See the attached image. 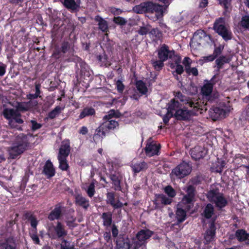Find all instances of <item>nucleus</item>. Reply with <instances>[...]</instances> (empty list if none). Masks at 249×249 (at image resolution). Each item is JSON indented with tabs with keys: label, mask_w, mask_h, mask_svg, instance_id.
I'll return each mask as SVG.
<instances>
[{
	"label": "nucleus",
	"mask_w": 249,
	"mask_h": 249,
	"mask_svg": "<svg viewBox=\"0 0 249 249\" xmlns=\"http://www.w3.org/2000/svg\"><path fill=\"white\" fill-rule=\"evenodd\" d=\"M25 216L26 219L30 222L31 226L33 228L32 231H37V226L38 221L37 220L36 217L33 214L30 213H26Z\"/></svg>",
	"instance_id": "nucleus-38"
},
{
	"label": "nucleus",
	"mask_w": 249,
	"mask_h": 249,
	"mask_svg": "<svg viewBox=\"0 0 249 249\" xmlns=\"http://www.w3.org/2000/svg\"><path fill=\"white\" fill-rule=\"evenodd\" d=\"M40 85L36 84L35 85V93H29L28 94H27L26 95V98L28 100H36L38 97H41L40 95L41 94V91H40Z\"/></svg>",
	"instance_id": "nucleus-42"
},
{
	"label": "nucleus",
	"mask_w": 249,
	"mask_h": 249,
	"mask_svg": "<svg viewBox=\"0 0 249 249\" xmlns=\"http://www.w3.org/2000/svg\"><path fill=\"white\" fill-rule=\"evenodd\" d=\"M213 29L225 42H228L232 38V33L231 29L225 25V19L223 18H219L215 20Z\"/></svg>",
	"instance_id": "nucleus-5"
},
{
	"label": "nucleus",
	"mask_w": 249,
	"mask_h": 249,
	"mask_svg": "<svg viewBox=\"0 0 249 249\" xmlns=\"http://www.w3.org/2000/svg\"><path fill=\"white\" fill-rule=\"evenodd\" d=\"M217 76L213 75L210 80H204V84L201 88V93L203 97L206 100L212 103L218 98L219 94L218 92L213 93V86L217 82Z\"/></svg>",
	"instance_id": "nucleus-3"
},
{
	"label": "nucleus",
	"mask_w": 249,
	"mask_h": 249,
	"mask_svg": "<svg viewBox=\"0 0 249 249\" xmlns=\"http://www.w3.org/2000/svg\"><path fill=\"white\" fill-rule=\"evenodd\" d=\"M67 158H57L59 162V168L62 171H67L69 169L70 166Z\"/></svg>",
	"instance_id": "nucleus-44"
},
{
	"label": "nucleus",
	"mask_w": 249,
	"mask_h": 249,
	"mask_svg": "<svg viewBox=\"0 0 249 249\" xmlns=\"http://www.w3.org/2000/svg\"><path fill=\"white\" fill-rule=\"evenodd\" d=\"M107 132H106L105 129L104 128L103 125L101 124L95 130V133L94 135L93 138L96 139L98 136L102 139H103L104 137L106 136Z\"/></svg>",
	"instance_id": "nucleus-47"
},
{
	"label": "nucleus",
	"mask_w": 249,
	"mask_h": 249,
	"mask_svg": "<svg viewBox=\"0 0 249 249\" xmlns=\"http://www.w3.org/2000/svg\"><path fill=\"white\" fill-rule=\"evenodd\" d=\"M134 173H138L141 171H145L148 168V164L144 161L132 163L131 166Z\"/></svg>",
	"instance_id": "nucleus-29"
},
{
	"label": "nucleus",
	"mask_w": 249,
	"mask_h": 249,
	"mask_svg": "<svg viewBox=\"0 0 249 249\" xmlns=\"http://www.w3.org/2000/svg\"><path fill=\"white\" fill-rule=\"evenodd\" d=\"M95 114V110L92 107H85L81 111L79 119H82L87 117L91 116Z\"/></svg>",
	"instance_id": "nucleus-35"
},
{
	"label": "nucleus",
	"mask_w": 249,
	"mask_h": 249,
	"mask_svg": "<svg viewBox=\"0 0 249 249\" xmlns=\"http://www.w3.org/2000/svg\"><path fill=\"white\" fill-rule=\"evenodd\" d=\"M164 192L169 197H174L176 195L175 190L170 185L167 186L164 188Z\"/></svg>",
	"instance_id": "nucleus-56"
},
{
	"label": "nucleus",
	"mask_w": 249,
	"mask_h": 249,
	"mask_svg": "<svg viewBox=\"0 0 249 249\" xmlns=\"http://www.w3.org/2000/svg\"><path fill=\"white\" fill-rule=\"evenodd\" d=\"M186 105L192 108V110H188L185 108H179L175 112L174 117L179 121H188L192 116H197L201 114L203 111L207 110L206 104L198 100H189L185 103Z\"/></svg>",
	"instance_id": "nucleus-1"
},
{
	"label": "nucleus",
	"mask_w": 249,
	"mask_h": 249,
	"mask_svg": "<svg viewBox=\"0 0 249 249\" xmlns=\"http://www.w3.org/2000/svg\"><path fill=\"white\" fill-rule=\"evenodd\" d=\"M42 173L49 178L55 175V171L53 164L50 160H48L46 162L42 171Z\"/></svg>",
	"instance_id": "nucleus-23"
},
{
	"label": "nucleus",
	"mask_w": 249,
	"mask_h": 249,
	"mask_svg": "<svg viewBox=\"0 0 249 249\" xmlns=\"http://www.w3.org/2000/svg\"><path fill=\"white\" fill-rule=\"evenodd\" d=\"M175 55V51L170 50L169 47L165 44H162L158 50L159 59L166 61L168 59L172 58Z\"/></svg>",
	"instance_id": "nucleus-13"
},
{
	"label": "nucleus",
	"mask_w": 249,
	"mask_h": 249,
	"mask_svg": "<svg viewBox=\"0 0 249 249\" xmlns=\"http://www.w3.org/2000/svg\"><path fill=\"white\" fill-rule=\"evenodd\" d=\"M149 37L152 39V41L158 43L159 41H161L163 38L162 32L158 28H155L150 29L149 32Z\"/></svg>",
	"instance_id": "nucleus-24"
},
{
	"label": "nucleus",
	"mask_w": 249,
	"mask_h": 249,
	"mask_svg": "<svg viewBox=\"0 0 249 249\" xmlns=\"http://www.w3.org/2000/svg\"><path fill=\"white\" fill-rule=\"evenodd\" d=\"M210 117L213 121H216L225 117L224 114L222 112V110L217 107H213L210 108L209 111Z\"/></svg>",
	"instance_id": "nucleus-26"
},
{
	"label": "nucleus",
	"mask_w": 249,
	"mask_h": 249,
	"mask_svg": "<svg viewBox=\"0 0 249 249\" xmlns=\"http://www.w3.org/2000/svg\"><path fill=\"white\" fill-rule=\"evenodd\" d=\"M179 60H177L175 61V63L171 64V68L172 69L175 68V71L173 72V74L176 72L177 74L181 75L184 71V69L183 66L179 64Z\"/></svg>",
	"instance_id": "nucleus-45"
},
{
	"label": "nucleus",
	"mask_w": 249,
	"mask_h": 249,
	"mask_svg": "<svg viewBox=\"0 0 249 249\" xmlns=\"http://www.w3.org/2000/svg\"><path fill=\"white\" fill-rule=\"evenodd\" d=\"M239 24L245 30L249 31V15L242 16Z\"/></svg>",
	"instance_id": "nucleus-46"
},
{
	"label": "nucleus",
	"mask_w": 249,
	"mask_h": 249,
	"mask_svg": "<svg viewBox=\"0 0 249 249\" xmlns=\"http://www.w3.org/2000/svg\"><path fill=\"white\" fill-rule=\"evenodd\" d=\"M18 112H25L29 111V108L27 107L25 102H17L16 106Z\"/></svg>",
	"instance_id": "nucleus-50"
},
{
	"label": "nucleus",
	"mask_w": 249,
	"mask_h": 249,
	"mask_svg": "<svg viewBox=\"0 0 249 249\" xmlns=\"http://www.w3.org/2000/svg\"><path fill=\"white\" fill-rule=\"evenodd\" d=\"M29 142L25 135L18 136L13 142L11 146L8 148L9 157L11 159L19 158L28 148Z\"/></svg>",
	"instance_id": "nucleus-2"
},
{
	"label": "nucleus",
	"mask_w": 249,
	"mask_h": 249,
	"mask_svg": "<svg viewBox=\"0 0 249 249\" xmlns=\"http://www.w3.org/2000/svg\"><path fill=\"white\" fill-rule=\"evenodd\" d=\"M145 13H153V8L155 7V3L151 1L145 2Z\"/></svg>",
	"instance_id": "nucleus-57"
},
{
	"label": "nucleus",
	"mask_w": 249,
	"mask_h": 249,
	"mask_svg": "<svg viewBox=\"0 0 249 249\" xmlns=\"http://www.w3.org/2000/svg\"><path fill=\"white\" fill-rule=\"evenodd\" d=\"M97 59L101 66L107 67L111 65L108 56L105 53L98 55Z\"/></svg>",
	"instance_id": "nucleus-40"
},
{
	"label": "nucleus",
	"mask_w": 249,
	"mask_h": 249,
	"mask_svg": "<svg viewBox=\"0 0 249 249\" xmlns=\"http://www.w3.org/2000/svg\"><path fill=\"white\" fill-rule=\"evenodd\" d=\"M167 111L171 113H174V111L179 109L181 107V104L176 99H172L171 100L170 102L167 104Z\"/></svg>",
	"instance_id": "nucleus-32"
},
{
	"label": "nucleus",
	"mask_w": 249,
	"mask_h": 249,
	"mask_svg": "<svg viewBox=\"0 0 249 249\" xmlns=\"http://www.w3.org/2000/svg\"><path fill=\"white\" fill-rule=\"evenodd\" d=\"M192 165L184 161L172 169L171 175L176 178L181 179L189 175L192 171Z\"/></svg>",
	"instance_id": "nucleus-7"
},
{
	"label": "nucleus",
	"mask_w": 249,
	"mask_h": 249,
	"mask_svg": "<svg viewBox=\"0 0 249 249\" xmlns=\"http://www.w3.org/2000/svg\"><path fill=\"white\" fill-rule=\"evenodd\" d=\"M18 112L17 109L15 110L13 108H5L3 110L2 113L4 117L9 121V124L12 126L14 124L13 119L15 115H17Z\"/></svg>",
	"instance_id": "nucleus-25"
},
{
	"label": "nucleus",
	"mask_w": 249,
	"mask_h": 249,
	"mask_svg": "<svg viewBox=\"0 0 249 249\" xmlns=\"http://www.w3.org/2000/svg\"><path fill=\"white\" fill-rule=\"evenodd\" d=\"M172 199L167 197L163 194H156L153 200L154 209L155 210L161 209L164 205H170L172 202Z\"/></svg>",
	"instance_id": "nucleus-11"
},
{
	"label": "nucleus",
	"mask_w": 249,
	"mask_h": 249,
	"mask_svg": "<svg viewBox=\"0 0 249 249\" xmlns=\"http://www.w3.org/2000/svg\"><path fill=\"white\" fill-rule=\"evenodd\" d=\"M62 208L60 203L55 205L54 208L49 214L48 219L50 221L60 219L62 215Z\"/></svg>",
	"instance_id": "nucleus-18"
},
{
	"label": "nucleus",
	"mask_w": 249,
	"mask_h": 249,
	"mask_svg": "<svg viewBox=\"0 0 249 249\" xmlns=\"http://www.w3.org/2000/svg\"><path fill=\"white\" fill-rule=\"evenodd\" d=\"M176 218L177 220V223L178 225L180 223L183 222L186 218V212L182 208H178L176 213Z\"/></svg>",
	"instance_id": "nucleus-37"
},
{
	"label": "nucleus",
	"mask_w": 249,
	"mask_h": 249,
	"mask_svg": "<svg viewBox=\"0 0 249 249\" xmlns=\"http://www.w3.org/2000/svg\"><path fill=\"white\" fill-rule=\"evenodd\" d=\"M61 107L59 106L56 107L53 110L49 112L48 117L49 118L53 119L56 117L61 112Z\"/></svg>",
	"instance_id": "nucleus-53"
},
{
	"label": "nucleus",
	"mask_w": 249,
	"mask_h": 249,
	"mask_svg": "<svg viewBox=\"0 0 249 249\" xmlns=\"http://www.w3.org/2000/svg\"><path fill=\"white\" fill-rule=\"evenodd\" d=\"M231 107L229 101L220 102L217 107V108L222 110V112L224 114L225 116L231 111Z\"/></svg>",
	"instance_id": "nucleus-34"
},
{
	"label": "nucleus",
	"mask_w": 249,
	"mask_h": 249,
	"mask_svg": "<svg viewBox=\"0 0 249 249\" xmlns=\"http://www.w3.org/2000/svg\"><path fill=\"white\" fill-rule=\"evenodd\" d=\"M101 218L103 219L104 226L109 227L111 225L112 223V214L111 212L103 213Z\"/></svg>",
	"instance_id": "nucleus-36"
},
{
	"label": "nucleus",
	"mask_w": 249,
	"mask_h": 249,
	"mask_svg": "<svg viewBox=\"0 0 249 249\" xmlns=\"http://www.w3.org/2000/svg\"><path fill=\"white\" fill-rule=\"evenodd\" d=\"M75 0H64L62 2V4L68 10H71L72 12H74L77 10L79 7L80 3H77Z\"/></svg>",
	"instance_id": "nucleus-30"
},
{
	"label": "nucleus",
	"mask_w": 249,
	"mask_h": 249,
	"mask_svg": "<svg viewBox=\"0 0 249 249\" xmlns=\"http://www.w3.org/2000/svg\"><path fill=\"white\" fill-rule=\"evenodd\" d=\"M72 47L73 45L71 43L64 40L62 42L60 48L61 49V52L65 54Z\"/></svg>",
	"instance_id": "nucleus-49"
},
{
	"label": "nucleus",
	"mask_w": 249,
	"mask_h": 249,
	"mask_svg": "<svg viewBox=\"0 0 249 249\" xmlns=\"http://www.w3.org/2000/svg\"><path fill=\"white\" fill-rule=\"evenodd\" d=\"M153 8V13H155L157 19H160L163 16L164 10L165 8L162 5L155 4Z\"/></svg>",
	"instance_id": "nucleus-43"
},
{
	"label": "nucleus",
	"mask_w": 249,
	"mask_h": 249,
	"mask_svg": "<svg viewBox=\"0 0 249 249\" xmlns=\"http://www.w3.org/2000/svg\"><path fill=\"white\" fill-rule=\"evenodd\" d=\"M87 193L88 194V196L89 197H92L95 193V183L94 181H92L89 186L88 187V189L87 190Z\"/></svg>",
	"instance_id": "nucleus-55"
},
{
	"label": "nucleus",
	"mask_w": 249,
	"mask_h": 249,
	"mask_svg": "<svg viewBox=\"0 0 249 249\" xmlns=\"http://www.w3.org/2000/svg\"><path fill=\"white\" fill-rule=\"evenodd\" d=\"M113 21L116 24L122 26L125 25L127 22V21L124 18L121 17H114Z\"/></svg>",
	"instance_id": "nucleus-58"
},
{
	"label": "nucleus",
	"mask_w": 249,
	"mask_h": 249,
	"mask_svg": "<svg viewBox=\"0 0 249 249\" xmlns=\"http://www.w3.org/2000/svg\"><path fill=\"white\" fill-rule=\"evenodd\" d=\"M160 148V144H157L156 143L150 142L146 144L145 148V152L146 155L148 156L158 155Z\"/></svg>",
	"instance_id": "nucleus-19"
},
{
	"label": "nucleus",
	"mask_w": 249,
	"mask_h": 249,
	"mask_svg": "<svg viewBox=\"0 0 249 249\" xmlns=\"http://www.w3.org/2000/svg\"><path fill=\"white\" fill-rule=\"evenodd\" d=\"M224 49V46L221 45H219L218 47H215L213 54L215 56L216 58L218 56H219Z\"/></svg>",
	"instance_id": "nucleus-62"
},
{
	"label": "nucleus",
	"mask_w": 249,
	"mask_h": 249,
	"mask_svg": "<svg viewBox=\"0 0 249 249\" xmlns=\"http://www.w3.org/2000/svg\"><path fill=\"white\" fill-rule=\"evenodd\" d=\"M204 147L197 145L190 150V155L192 158L195 160L203 159L205 156Z\"/></svg>",
	"instance_id": "nucleus-16"
},
{
	"label": "nucleus",
	"mask_w": 249,
	"mask_h": 249,
	"mask_svg": "<svg viewBox=\"0 0 249 249\" xmlns=\"http://www.w3.org/2000/svg\"><path fill=\"white\" fill-rule=\"evenodd\" d=\"M153 231L145 228L140 230L136 235V239L132 246L133 249H146L147 240L154 234Z\"/></svg>",
	"instance_id": "nucleus-4"
},
{
	"label": "nucleus",
	"mask_w": 249,
	"mask_h": 249,
	"mask_svg": "<svg viewBox=\"0 0 249 249\" xmlns=\"http://www.w3.org/2000/svg\"><path fill=\"white\" fill-rule=\"evenodd\" d=\"M71 150L70 140L67 139L63 141L59 149L57 158H68Z\"/></svg>",
	"instance_id": "nucleus-15"
},
{
	"label": "nucleus",
	"mask_w": 249,
	"mask_h": 249,
	"mask_svg": "<svg viewBox=\"0 0 249 249\" xmlns=\"http://www.w3.org/2000/svg\"><path fill=\"white\" fill-rule=\"evenodd\" d=\"M0 249H17V243L14 237L10 235L0 239Z\"/></svg>",
	"instance_id": "nucleus-14"
},
{
	"label": "nucleus",
	"mask_w": 249,
	"mask_h": 249,
	"mask_svg": "<svg viewBox=\"0 0 249 249\" xmlns=\"http://www.w3.org/2000/svg\"><path fill=\"white\" fill-rule=\"evenodd\" d=\"M186 194L184 195L182 198V202L183 203L187 204L186 209L189 210L191 208L190 204L194 201L196 194V188L192 185H189L186 190Z\"/></svg>",
	"instance_id": "nucleus-12"
},
{
	"label": "nucleus",
	"mask_w": 249,
	"mask_h": 249,
	"mask_svg": "<svg viewBox=\"0 0 249 249\" xmlns=\"http://www.w3.org/2000/svg\"><path fill=\"white\" fill-rule=\"evenodd\" d=\"M151 25L147 24L145 26H141L140 29L138 30V33L141 36H145L147 34H149V32L150 30Z\"/></svg>",
	"instance_id": "nucleus-51"
},
{
	"label": "nucleus",
	"mask_w": 249,
	"mask_h": 249,
	"mask_svg": "<svg viewBox=\"0 0 249 249\" xmlns=\"http://www.w3.org/2000/svg\"><path fill=\"white\" fill-rule=\"evenodd\" d=\"M207 197L211 202L215 204L218 210H222L228 205V200L223 194L214 189L211 190L208 192Z\"/></svg>",
	"instance_id": "nucleus-6"
},
{
	"label": "nucleus",
	"mask_w": 249,
	"mask_h": 249,
	"mask_svg": "<svg viewBox=\"0 0 249 249\" xmlns=\"http://www.w3.org/2000/svg\"><path fill=\"white\" fill-rule=\"evenodd\" d=\"M174 115V113H171L168 111L163 116L162 119L163 122L165 124L167 125L168 124L170 119L173 117Z\"/></svg>",
	"instance_id": "nucleus-64"
},
{
	"label": "nucleus",
	"mask_w": 249,
	"mask_h": 249,
	"mask_svg": "<svg viewBox=\"0 0 249 249\" xmlns=\"http://www.w3.org/2000/svg\"><path fill=\"white\" fill-rule=\"evenodd\" d=\"M106 175L111 181L113 189L116 191L123 192V188L121 185L123 178L122 175L119 172L114 171L113 169H109V172L107 173Z\"/></svg>",
	"instance_id": "nucleus-8"
},
{
	"label": "nucleus",
	"mask_w": 249,
	"mask_h": 249,
	"mask_svg": "<svg viewBox=\"0 0 249 249\" xmlns=\"http://www.w3.org/2000/svg\"><path fill=\"white\" fill-rule=\"evenodd\" d=\"M94 19L96 22H98V25L99 30L104 33H107L108 32L109 29L107 21L99 15L96 16Z\"/></svg>",
	"instance_id": "nucleus-27"
},
{
	"label": "nucleus",
	"mask_w": 249,
	"mask_h": 249,
	"mask_svg": "<svg viewBox=\"0 0 249 249\" xmlns=\"http://www.w3.org/2000/svg\"><path fill=\"white\" fill-rule=\"evenodd\" d=\"M130 242L128 237L119 236L116 240V249H129Z\"/></svg>",
	"instance_id": "nucleus-22"
},
{
	"label": "nucleus",
	"mask_w": 249,
	"mask_h": 249,
	"mask_svg": "<svg viewBox=\"0 0 249 249\" xmlns=\"http://www.w3.org/2000/svg\"><path fill=\"white\" fill-rule=\"evenodd\" d=\"M37 231H32L30 233V235L34 243L38 245L40 244V240L37 235Z\"/></svg>",
	"instance_id": "nucleus-60"
},
{
	"label": "nucleus",
	"mask_w": 249,
	"mask_h": 249,
	"mask_svg": "<svg viewBox=\"0 0 249 249\" xmlns=\"http://www.w3.org/2000/svg\"><path fill=\"white\" fill-rule=\"evenodd\" d=\"M186 72L188 75L192 74L193 76H196L198 75V71L196 68L193 67L191 68L190 66L189 68L186 67V69H185Z\"/></svg>",
	"instance_id": "nucleus-59"
},
{
	"label": "nucleus",
	"mask_w": 249,
	"mask_h": 249,
	"mask_svg": "<svg viewBox=\"0 0 249 249\" xmlns=\"http://www.w3.org/2000/svg\"><path fill=\"white\" fill-rule=\"evenodd\" d=\"M137 89L142 95H145L148 92V88L145 83L142 80H137L135 83Z\"/></svg>",
	"instance_id": "nucleus-39"
},
{
	"label": "nucleus",
	"mask_w": 249,
	"mask_h": 249,
	"mask_svg": "<svg viewBox=\"0 0 249 249\" xmlns=\"http://www.w3.org/2000/svg\"><path fill=\"white\" fill-rule=\"evenodd\" d=\"M214 214V207L211 203H208L204 207L202 215L205 218L209 219Z\"/></svg>",
	"instance_id": "nucleus-31"
},
{
	"label": "nucleus",
	"mask_w": 249,
	"mask_h": 249,
	"mask_svg": "<svg viewBox=\"0 0 249 249\" xmlns=\"http://www.w3.org/2000/svg\"><path fill=\"white\" fill-rule=\"evenodd\" d=\"M235 237L239 242H244L249 246V233L244 229H238L235 232Z\"/></svg>",
	"instance_id": "nucleus-17"
},
{
	"label": "nucleus",
	"mask_w": 249,
	"mask_h": 249,
	"mask_svg": "<svg viewBox=\"0 0 249 249\" xmlns=\"http://www.w3.org/2000/svg\"><path fill=\"white\" fill-rule=\"evenodd\" d=\"M164 61L159 59V60H151V64L155 70L159 71L164 67Z\"/></svg>",
	"instance_id": "nucleus-48"
},
{
	"label": "nucleus",
	"mask_w": 249,
	"mask_h": 249,
	"mask_svg": "<svg viewBox=\"0 0 249 249\" xmlns=\"http://www.w3.org/2000/svg\"><path fill=\"white\" fill-rule=\"evenodd\" d=\"M145 2H142L139 5H136L133 8L134 11L137 14L145 13Z\"/></svg>",
	"instance_id": "nucleus-54"
},
{
	"label": "nucleus",
	"mask_w": 249,
	"mask_h": 249,
	"mask_svg": "<svg viewBox=\"0 0 249 249\" xmlns=\"http://www.w3.org/2000/svg\"><path fill=\"white\" fill-rule=\"evenodd\" d=\"M64 54V53L61 52V49L58 46H55L53 53V56L56 59L61 58Z\"/></svg>",
	"instance_id": "nucleus-52"
},
{
	"label": "nucleus",
	"mask_w": 249,
	"mask_h": 249,
	"mask_svg": "<svg viewBox=\"0 0 249 249\" xmlns=\"http://www.w3.org/2000/svg\"><path fill=\"white\" fill-rule=\"evenodd\" d=\"M30 123L32 124L31 130L32 131H35L40 129L42 126L41 124L38 123L36 120H32Z\"/></svg>",
	"instance_id": "nucleus-61"
},
{
	"label": "nucleus",
	"mask_w": 249,
	"mask_h": 249,
	"mask_svg": "<svg viewBox=\"0 0 249 249\" xmlns=\"http://www.w3.org/2000/svg\"><path fill=\"white\" fill-rule=\"evenodd\" d=\"M218 4L224 8L223 14L226 15L227 13H230L231 6V0H218Z\"/></svg>",
	"instance_id": "nucleus-41"
},
{
	"label": "nucleus",
	"mask_w": 249,
	"mask_h": 249,
	"mask_svg": "<svg viewBox=\"0 0 249 249\" xmlns=\"http://www.w3.org/2000/svg\"><path fill=\"white\" fill-rule=\"evenodd\" d=\"M25 102L27 107L29 108V110L35 107L38 105V101L36 100H29L28 101Z\"/></svg>",
	"instance_id": "nucleus-63"
},
{
	"label": "nucleus",
	"mask_w": 249,
	"mask_h": 249,
	"mask_svg": "<svg viewBox=\"0 0 249 249\" xmlns=\"http://www.w3.org/2000/svg\"><path fill=\"white\" fill-rule=\"evenodd\" d=\"M102 124L106 132L108 133L110 130H113L119 125L118 123L113 120H106Z\"/></svg>",
	"instance_id": "nucleus-33"
},
{
	"label": "nucleus",
	"mask_w": 249,
	"mask_h": 249,
	"mask_svg": "<svg viewBox=\"0 0 249 249\" xmlns=\"http://www.w3.org/2000/svg\"><path fill=\"white\" fill-rule=\"evenodd\" d=\"M75 204L76 205L87 210L89 207V201L88 199L83 196L81 194H77L74 196Z\"/></svg>",
	"instance_id": "nucleus-21"
},
{
	"label": "nucleus",
	"mask_w": 249,
	"mask_h": 249,
	"mask_svg": "<svg viewBox=\"0 0 249 249\" xmlns=\"http://www.w3.org/2000/svg\"><path fill=\"white\" fill-rule=\"evenodd\" d=\"M107 202L114 209L121 208L124 204L119 199L115 201V194L113 192H108L107 194Z\"/></svg>",
	"instance_id": "nucleus-20"
},
{
	"label": "nucleus",
	"mask_w": 249,
	"mask_h": 249,
	"mask_svg": "<svg viewBox=\"0 0 249 249\" xmlns=\"http://www.w3.org/2000/svg\"><path fill=\"white\" fill-rule=\"evenodd\" d=\"M216 219V217L211 218L209 228L205 231L204 241V243L205 245L209 244L215 237L216 229L215 224Z\"/></svg>",
	"instance_id": "nucleus-10"
},
{
	"label": "nucleus",
	"mask_w": 249,
	"mask_h": 249,
	"mask_svg": "<svg viewBox=\"0 0 249 249\" xmlns=\"http://www.w3.org/2000/svg\"><path fill=\"white\" fill-rule=\"evenodd\" d=\"M231 59L230 56H227L225 55H220L217 58L215 61L216 67L217 71H219L220 70L223 68V66L226 63H229Z\"/></svg>",
	"instance_id": "nucleus-28"
},
{
	"label": "nucleus",
	"mask_w": 249,
	"mask_h": 249,
	"mask_svg": "<svg viewBox=\"0 0 249 249\" xmlns=\"http://www.w3.org/2000/svg\"><path fill=\"white\" fill-rule=\"evenodd\" d=\"M53 229L54 232H51L48 234L52 239H63L68 234V231L65 229V226L61 222L57 221Z\"/></svg>",
	"instance_id": "nucleus-9"
}]
</instances>
